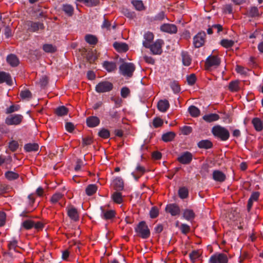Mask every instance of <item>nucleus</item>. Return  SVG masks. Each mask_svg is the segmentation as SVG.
<instances>
[{"instance_id": "1", "label": "nucleus", "mask_w": 263, "mask_h": 263, "mask_svg": "<svg viewBox=\"0 0 263 263\" xmlns=\"http://www.w3.org/2000/svg\"><path fill=\"white\" fill-rule=\"evenodd\" d=\"M212 133L215 137L224 141H227L230 137V133L228 130L220 125L213 127Z\"/></svg>"}, {"instance_id": "4", "label": "nucleus", "mask_w": 263, "mask_h": 263, "mask_svg": "<svg viewBox=\"0 0 263 263\" xmlns=\"http://www.w3.org/2000/svg\"><path fill=\"white\" fill-rule=\"evenodd\" d=\"M23 116L20 114L9 115L5 119V123L8 125H18L23 121Z\"/></svg>"}, {"instance_id": "17", "label": "nucleus", "mask_w": 263, "mask_h": 263, "mask_svg": "<svg viewBox=\"0 0 263 263\" xmlns=\"http://www.w3.org/2000/svg\"><path fill=\"white\" fill-rule=\"evenodd\" d=\"M67 214L71 219L74 221L79 220V214L77 210L73 206H71L67 209Z\"/></svg>"}, {"instance_id": "27", "label": "nucleus", "mask_w": 263, "mask_h": 263, "mask_svg": "<svg viewBox=\"0 0 263 263\" xmlns=\"http://www.w3.org/2000/svg\"><path fill=\"white\" fill-rule=\"evenodd\" d=\"M219 119V116L216 114H210L204 115L203 117V119L207 122H212L218 120Z\"/></svg>"}, {"instance_id": "45", "label": "nucleus", "mask_w": 263, "mask_h": 263, "mask_svg": "<svg viewBox=\"0 0 263 263\" xmlns=\"http://www.w3.org/2000/svg\"><path fill=\"white\" fill-rule=\"evenodd\" d=\"M178 194L181 198L184 199L188 196V190L185 187H181L178 191Z\"/></svg>"}, {"instance_id": "60", "label": "nucleus", "mask_w": 263, "mask_h": 263, "mask_svg": "<svg viewBox=\"0 0 263 263\" xmlns=\"http://www.w3.org/2000/svg\"><path fill=\"white\" fill-rule=\"evenodd\" d=\"M163 121L160 118H155L153 120V125L155 127H158L162 125Z\"/></svg>"}, {"instance_id": "8", "label": "nucleus", "mask_w": 263, "mask_h": 263, "mask_svg": "<svg viewBox=\"0 0 263 263\" xmlns=\"http://www.w3.org/2000/svg\"><path fill=\"white\" fill-rule=\"evenodd\" d=\"M220 59L216 55L209 56L205 62V67L209 69L211 67H217L220 65Z\"/></svg>"}, {"instance_id": "24", "label": "nucleus", "mask_w": 263, "mask_h": 263, "mask_svg": "<svg viewBox=\"0 0 263 263\" xmlns=\"http://www.w3.org/2000/svg\"><path fill=\"white\" fill-rule=\"evenodd\" d=\"M113 46L119 52H126L128 49L127 45L124 43L115 42Z\"/></svg>"}, {"instance_id": "23", "label": "nucleus", "mask_w": 263, "mask_h": 263, "mask_svg": "<svg viewBox=\"0 0 263 263\" xmlns=\"http://www.w3.org/2000/svg\"><path fill=\"white\" fill-rule=\"evenodd\" d=\"M6 82L8 85H11L12 80L9 74L5 72H0V83Z\"/></svg>"}, {"instance_id": "40", "label": "nucleus", "mask_w": 263, "mask_h": 263, "mask_svg": "<svg viewBox=\"0 0 263 263\" xmlns=\"http://www.w3.org/2000/svg\"><path fill=\"white\" fill-rule=\"evenodd\" d=\"M220 44L223 47L228 48L232 47L234 44V42L231 40L223 39L220 41Z\"/></svg>"}, {"instance_id": "12", "label": "nucleus", "mask_w": 263, "mask_h": 263, "mask_svg": "<svg viewBox=\"0 0 263 263\" xmlns=\"http://www.w3.org/2000/svg\"><path fill=\"white\" fill-rule=\"evenodd\" d=\"M165 211L170 213L172 216H176L179 214L180 208L175 204H170L166 205Z\"/></svg>"}, {"instance_id": "16", "label": "nucleus", "mask_w": 263, "mask_h": 263, "mask_svg": "<svg viewBox=\"0 0 263 263\" xmlns=\"http://www.w3.org/2000/svg\"><path fill=\"white\" fill-rule=\"evenodd\" d=\"M100 119L96 116H90L86 119L87 125L89 127L97 126L100 123Z\"/></svg>"}, {"instance_id": "21", "label": "nucleus", "mask_w": 263, "mask_h": 263, "mask_svg": "<svg viewBox=\"0 0 263 263\" xmlns=\"http://www.w3.org/2000/svg\"><path fill=\"white\" fill-rule=\"evenodd\" d=\"M259 193L258 192H254L252 193L248 202L247 209L248 211H250L253 202L257 201L259 198Z\"/></svg>"}, {"instance_id": "61", "label": "nucleus", "mask_w": 263, "mask_h": 263, "mask_svg": "<svg viewBox=\"0 0 263 263\" xmlns=\"http://www.w3.org/2000/svg\"><path fill=\"white\" fill-rule=\"evenodd\" d=\"M92 139L90 137H86L83 138L82 144L83 146L88 145L91 144Z\"/></svg>"}, {"instance_id": "37", "label": "nucleus", "mask_w": 263, "mask_h": 263, "mask_svg": "<svg viewBox=\"0 0 263 263\" xmlns=\"http://www.w3.org/2000/svg\"><path fill=\"white\" fill-rule=\"evenodd\" d=\"M188 110L191 115L193 117H197L200 115V110L194 105L190 106Z\"/></svg>"}, {"instance_id": "33", "label": "nucleus", "mask_w": 263, "mask_h": 263, "mask_svg": "<svg viewBox=\"0 0 263 263\" xmlns=\"http://www.w3.org/2000/svg\"><path fill=\"white\" fill-rule=\"evenodd\" d=\"M5 177L9 181L17 179L19 177L18 174L12 171H7L5 173Z\"/></svg>"}, {"instance_id": "15", "label": "nucleus", "mask_w": 263, "mask_h": 263, "mask_svg": "<svg viewBox=\"0 0 263 263\" xmlns=\"http://www.w3.org/2000/svg\"><path fill=\"white\" fill-rule=\"evenodd\" d=\"M112 185L114 189L117 191H122L124 188L123 181L119 177H116L112 180Z\"/></svg>"}, {"instance_id": "32", "label": "nucleus", "mask_w": 263, "mask_h": 263, "mask_svg": "<svg viewBox=\"0 0 263 263\" xmlns=\"http://www.w3.org/2000/svg\"><path fill=\"white\" fill-rule=\"evenodd\" d=\"M175 133L173 132H167L164 134L162 136V139L164 142H169L172 141L175 137Z\"/></svg>"}, {"instance_id": "47", "label": "nucleus", "mask_w": 263, "mask_h": 263, "mask_svg": "<svg viewBox=\"0 0 263 263\" xmlns=\"http://www.w3.org/2000/svg\"><path fill=\"white\" fill-rule=\"evenodd\" d=\"M248 15L251 17H255L259 15L258 8L256 7H252L248 11Z\"/></svg>"}, {"instance_id": "42", "label": "nucleus", "mask_w": 263, "mask_h": 263, "mask_svg": "<svg viewBox=\"0 0 263 263\" xmlns=\"http://www.w3.org/2000/svg\"><path fill=\"white\" fill-rule=\"evenodd\" d=\"M63 10L69 16H71L73 14V8L70 5H64L63 6Z\"/></svg>"}, {"instance_id": "3", "label": "nucleus", "mask_w": 263, "mask_h": 263, "mask_svg": "<svg viewBox=\"0 0 263 263\" xmlns=\"http://www.w3.org/2000/svg\"><path fill=\"white\" fill-rule=\"evenodd\" d=\"M137 235L143 239L147 238L150 235V231L144 221H141L135 228Z\"/></svg>"}, {"instance_id": "38", "label": "nucleus", "mask_w": 263, "mask_h": 263, "mask_svg": "<svg viewBox=\"0 0 263 263\" xmlns=\"http://www.w3.org/2000/svg\"><path fill=\"white\" fill-rule=\"evenodd\" d=\"M114 201L117 203L120 204L123 201L122 196L120 192H115L111 196Z\"/></svg>"}, {"instance_id": "49", "label": "nucleus", "mask_w": 263, "mask_h": 263, "mask_svg": "<svg viewBox=\"0 0 263 263\" xmlns=\"http://www.w3.org/2000/svg\"><path fill=\"white\" fill-rule=\"evenodd\" d=\"M22 226L26 229H30L33 227L34 222L30 220H27L22 223Z\"/></svg>"}, {"instance_id": "35", "label": "nucleus", "mask_w": 263, "mask_h": 263, "mask_svg": "<svg viewBox=\"0 0 263 263\" xmlns=\"http://www.w3.org/2000/svg\"><path fill=\"white\" fill-rule=\"evenodd\" d=\"M103 66L108 71L111 72L115 69L116 65L113 62L105 61L103 63Z\"/></svg>"}, {"instance_id": "11", "label": "nucleus", "mask_w": 263, "mask_h": 263, "mask_svg": "<svg viewBox=\"0 0 263 263\" xmlns=\"http://www.w3.org/2000/svg\"><path fill=\"white\" fill-rule=\"evenodd\" d=\"M193 159L192 154L189 152H186L182 153L178 158V160L183 164H189Z\"/></svg>"}, {"instance_id": "6", "label": "nucleus", "mask_w": 263, "mask_h": 263, "mask_svg": "<svg viewBox=\"0 0 263 263\" xmlns=\"http://www.w3.org/2000/svg\"><path fill=\"white\" fill-rule=\"evenodd\" d=\"M209 263H228V258L223 253H215L212 255L209 260Z\"/></svg>"}, {"instance_id": "30", "label": "nucleus", "mask_w": 263, "mask_h": 263, "mask_svg": "<svg viewBox=\"0 0 263 263\" xmlns=\"http://www.w3.org/2000/svg\"><path fill=\"white\" fill-rule=\"evenodd\" d=\"M183 217L187 220H191L195 217V214L193 210L186 209L183 211Z\"/></svg>"}, {"instance_id": "64", "label": "nucleus", "mask_w": 263, "mask_h": 263, "mask_svg": "<svg viewBox=\"0 0 263 263\" xmlns=\"http://www.w3.org/2000/svg\"><path fill=\"white\" fill-rule=\"evenodd\" d=\"M6 214L3 212H0V227L3 226L5 223Z\"/></svg>"}, {"instance_id": "48", "label": "nucleus", "mask_w": 263, "mask_h": 263, "mask_svg": "<svg viewBox=\"0 0 263 263\" xmlns=\"http://www.w3.org/2000/svg\"><path fill=\"white\" fill-rule=\"evenodd\" d=\"M63 195L60 193L54 194L51 198V201L53 203L58 202L63 197Z\"/></svg>"}, {"instance_id": "22", "label": "nucleus", "mask_w": 263, "mask_h": 263, "mask_svg": "<svg viewBox=\"0 0 263 263\" xmlns=\"http://www.w3.org/2000/svg\"><path fill=\"white\" fill-rule=\"evenodd\" d=\"M7 61L12 67L17 66L19 63L18 59L13 54H10L7 56Z\"/></svg>"}, {"instance_id": "13", "label": "nucleus", "mask_w": 263, "mask_h": 263, "mask_svg": "<svg viewBox=\"0 0 263 263\" xmlns=\"http://www.w3.org/2000/svg\"><path fill=\"white\" fill-rule=\"evenodd\" d=\"M161 30L167 33H175L177 31V28L174 24H165L161 26Z\"/></svg>"}, {"instance_id": "63", "label": "nucleus", "mask_w": 263, "mask_h": 263, "mask_svg": "<svg viewBox=\"0 0 263 263\" xmlns=\"http://www.w3.org/2000/svg\"><path fill=\"white\" fill-rule=\"evenodd\" d=\"M232 6L230 4L226 5L223 7V12L225 13L231 14L232 13Z\"/></svg>"}, {"instance_id": "34", "label": "nucleus", "mask_w": 263, "mask_h": 263, "mask_svg": "<svg viewBox=\"0 0 263 263\" xmlns=\"http://www.w3.org/2000/svg\"><path fill=\"white\" fill-rule=\"evenodd\" d=\"M68 109L64 106H59L55 110V113L58 116H63L67 114Z\"/></svg>"}, {"instance_id": "19", "label": "nucleus", "mask_w": 263, "mask_h": 263, "mask_svg": "<svg viewBox=\"0 0 263 263\" xmlns=\"http://www.w3.org/2000/svg\"><path fill=\"white\" fill-rule=\"evenodd\" d=\"M170 107V104L166 100H161L157 104V107L159 111L164 112Z\"/></svg>"}, {"instance_id": "50", "label": "nucleus", "mask_w": 263, "mask_h": 263, "mask_svg": "<svg viewBox=\"0 0 263 263\" xmlns=\"http://www.w3.org/2000/svg\"><path fill=\"white\" fill-rule=\"evenodd\" d=\"M12 161L11 157L10 156L5 157L3 155H0V166L3 163L9 164Z\"/></svg>"}, {"instance_id": "54", "label": "nucleus", "mask_w": 263, "mask_h": 263, "mask_svg": "<svg viewBox=\"0 0 263 263\" xmlns=\"http://www.w3.org/2000/svg\"><path fill=\"white\" fill-rule=\"evenodd\" d=\"M158 209L155 206L153 207L149 212V215L152 218H155L158 216Z\"/></svg>"}, {"instance_id": "18", "label": "nucleus", "mask_w": 263, "mask_h": 263, "mask_svg": "<svg viewBox=\"0 0 263 263\" xmlns=\"http://www.w3.org/2000/svg\"><path fill=\"white\" fill-rule=\"evenodd\" d=\"M226 177L224 173L219 170H215L213 172V179L216 181L223 182Z\"/></svg>"}, {"instance_id": "57", "label": "nucleus", "mask_w": 263, "mask_h": 263, "mask_svg": "<svg viewBox=\"0 0 263 263\" xmlns=\"http://www.w3.org/2000/svg\"><path fill=\"white\" fill-rule=\"evenodd\" d=\"M129 93L130 90L126 87H123L121 90V95L124 98H126Z\"/></svg>"}, {"instance_id": "14", "label": "nucleus", "mask_w": 263, "mask_h": 263, "mask_svg": "<svg viewBox=\"0 0 263 263\" xmlns=\"http://www.w3.org/2000/svg\"><path fill=\"white\" fill-rule=\"evenodd\" d=\"M144 39L143 45L146 48H149L150 45L154 40V34L151 32H147L144 34Z\"/></svg>"}, {"instance_id": "46", "label": "nucleus", "mask_w": 263, "mask_h": 263, "mask_svg": "<svg viewBox=\"0 0 263 263\" xmlns=\"http://www.w3.org/2000/svg\"><path fill=\"white\" fill-rule=\"evenodd\" d=\"M98 135L102 138L106 139L109 137L110 133L108 129L102 128L98 133Z\"/></svg>"}, {"instance_id": "41", "label": "nucleus", "mask_w": 263, "mask_h": 263, "mask_svg": "<svg viewBox=\"0 0 263 263\" xmlns=\"http://www.w3.org/2000/svg\"><path fill=\"white\" fill-rule=\"evenodd\" d=\"M85 41L89 44L95 45L97 43V39L93 35L87 34L85 36Z\"/></svg>"}, {"instance_id": "2", "label": "nucleus", "mask_w": 263, "mask_h": 263, "mask_svg": "<svg viewBox=\"0 0 263 263\" xmlns=\"http://www.w3.org/2000/svg\"><path fill=\"white\" fill-rule=\"evenodd\" d=\"M135 69L136 67L132 63L124 62L119 67L120 73L127 78H131Z\"/></svg>"}, {"instance_id": "10", "label": "nucleus", "mask_w": 263, "mask_h": 263, "mask_svg": "<svg viewBox=\"0 0 263 263\" xmlns=\"http://www.w3.org/2000/svg\"><path fill=\"white\" fill-rule=\"evenodd\" d=\"M28 30L31 32H36L40 29L43 30L44 28L43 23L40 22H34L29 21L27 23Z\"/></svg>"}, {"instance_id": "51", "label": "nucleus", "mask_w": 263, "mask_h": 263, "mask_svg": "<svg viewBox=\"0 0 263 263\" xmlns=\"http://www.w3.org/2000/svg\"><path fill=\"white\" fill-rule=\"evenodd\" d=\"M77 2L83 3L87 4L88 6H96L98 3V0H76Z\"/></svg>"}, {"instance_id": "58", "label": "nucleus", "mask_w": 263, "mask_h": 263, "mask_svg": "<svg viewBox=\"0 0 263 263\" xmlns=\"http://www.w3.org/2000/svg\"><path fill=\"white\" fill-rule=\"evenodd\" d=\"M181 130L183 135H187L192 132V128L190 126H184L181 128Z\"/></svg>"}, {"instance_id": "62", "label": "nucleus", "mask_w": 263, "mask_h": 263, "mask_svg": "<svg viewBox=\"0 0 263 263\" xmlns=\"http://www.w3.org/2000/svg\"><path fill=\"white\" fill-rule=\"evenodd\" d=\"M171 87L175 93L179 92L180 90L179 86L176 82L172 83L171 84Z\"/></svg>"}, {"instance_id": "20", "label": "nucleus", "mask_w": 263, "mask_h": 263, "mask_svg": "<svg viewBox=\"0 0 263 263\" xmlns=\"http://www.w3.org/2000/svg\"><path fill=\"white\" fill-rule=\"evenodd\" d=\"M8 247L9 249L8 254L10 255H13V251L17 252L16 250V248L18 247L17 240L14 238L12 239V240L9 242Z\"/></svg>"}, {"instance_id": "31", "label": "nucleus", "mask_w": 263, "mask_h": 263, "mask_svg": "<svg viewBox=\"0 0 263 263\" xmlns=\"http://www.w3.org/2000/svg\"><path fill=\"white\" fill-rule=\"evenodd\" d=\"M102 210V216L105 219H109L113 218L115 215V211L113 210H109L105 212L102 207H101Z\"/></svg>"}, {"instance_id": "53", "label": "nucleus", "mask_w": 263, "mask_h": 263, "mask_svg": "<svg viewBox=\"0 0 263 263\" xmlns=\"http://www.w3.org/2000/svg\"><path fill=\"white\" fill-rule=\"evenodd\" d=\"M187 82L190 85H193L195 84L196 81V77L195 74H191L187 77Z\"/></svg>"}, {"instance_id": "39", "label": "nucleus", "mask_w": 263, "mask_h": 263, "mask_svg": "<svg viewBox=\"0 0 263 263\" xmlns=\"http://www.w3.org/2000/svg\"><path fill=\"white\" fill-rule=\"evenodd\" d=\"M97 187L95 184H89L85 190L86 193L88 196H91L96 192Z\"/></svg>"}, {"instance_id": "26", "label": "nucleus", "mask_w": 263, "mask_h": 263, "mask_svg": "<svg viewBox=\"0 0 263 263\" xmlns=\"http://www.w3.org/2000/svg\"><path fill=\"white\" fill-rule=\"evenodd\" d=\"M181 57L182 63L184 66H188L191 64L192 59L187 52L182 51L181 52Z\"/></svg>"}, {"instance_id": "43", "label": "nucleus", "mask_w": 263, "mask_h": 263, "mask_svg": "<svg viewBox=\"0 0 263 263\" xmlns=\"http://www.w3.org/2000/svg\"><path fill=\"white\" fill-rule=\"evenodd\" d=\"M43 49L46 52L52 53L56 50L55 47L49 44H44L43 46Z\"/></svg>"}, {"instance_id": "44", "label": "nucleus", "mask_w": 263, "mask_h": 263, "mask_svg": "<svg viewBox=\"0 0 263 263\" xmlns=\"http://www.w3.org/2000/svg\"><path fill=\"white\" fill-rule=\"evenodd\" d=\"M20 96L23 99L29 100L32 98V94L29 90L25 89L20 92Z\"/></svg>"}, {"instance_id": "5", "label": "nucleus", "mask_w": 263, "mask_h": 263, "mask_svg": "<svg viewBox=\"0 0 263 263\" xmlns=\"http://www.w3.org/2000/svg\"><path fill=\"white\" fill-rule=\"evenodd\" d=\"M113 88L112 84L108 81H102L99 83L95 87V90L97 92L104 93L109 92Z\"/></svg>"}, {"instance_id": "28", "label": "nucleus", "mask_w": 263, "mask_h": 263, "mask_svg": "<svg viewBox=\"0 0 263 263\" xmlns=\"http://www.w3.org/2000/svg\"><path fill=\"white\" fill-rule=\"evenodd\" d=\"M198 146L200 148L208 149L212 146V143L209 140H202L198 143Z\"/></svg>"}, {"instance_id": "29", "label": "nucleus", "mask_w": 263, "mask_h": 263, "mask_svg": "<svg viewBox=\"0 0 263 263\" xmlns=\"http://www.w3.org/2000/svg\"><path fill=\"white\" fill-rule=\"evenodd\" d=\"M39 146L36 143H28L25 145L24 149L26 152H36L38 151Z\"/></svg>"}, {"instance_id": "59", "label": "nucleus", "mask_w": 263, "mask_h": 263, "mask_svg": "<svg viewBox=\"0 0 263 263\" xmlns=\"http://www.w3.org/2000/svg\"><path fill=\"white\" fill-rule=\"evenodd\" d=\"M229 88L232 91H236L238 88V82L237 81H232L230 82Z\"/></svg>"}, {"instance_id": "56", "label": "nucleus", "mask_w": 263, "mask_h": 263, "mask_svg": "<svg viewBox=\"0 0 263 263\" xmlns=\"http://www.w3.org/2000/svg\"><path fill=\"white\" fill-rule=\"evenodd\" d=\"M180 229L183 234H186L190 231V227L187 224L183 223L181 224Z\"/></svg>"}, {"instance_id": "52", "label": "nucleus", "mask_w": 263, "mask_h": 263, "mask_svg": "<svg viewBox=\"0 0 263 263\" xmlns=\"http://www.w3.org/2000/svg\"><path fill=\"white\" fill-rule=\"evenodd\" d=\"M20 107L18 105H11L9 107L7 108L6 110V114H9L14 111L18 110Z\"/></svg>"}, {"instance_id": "9", "label": "nucleus", "mask_w": 263, "mask_h": 263, "mask_svg": "<svg viewBox=\"0 0 263 263\" xmlns=\"http://www.w3.org/2000/svg\"><path fill=\"white\" fill-rule=\"evenodd\" d=\"M205 36L204 32H200L194 36L193 43L196 48H199L203 45Z\"/></svg>"}, {"instance_id": "25", "label": "nucleus", "mask_w": 263, "mask_h": 263, "mask_svg": "<svg viewBox=\"0 0 263 263\" xmlns=\"http://www.w3.org/2000/svg\"><path fill=\"white\" fill-rule=\"evenodd\" d=\"M252 123L256 131L259 132L262 129V122L260 119L258 118H253L252 121Z\"/></svg>"}, {"instance_id": "55", "label": "nucleus", "mask_w": 263, "mask_h": 263, "mask_svg": "<svg viewBox=\"0 0 263 263\" xmlns=\"http://www.w3.org/2000/svg\"><path fill=\"white\" fill-rule=\"evenodd\" d=\"M9 147L11 151H15L18 147V142L16 141H12L9 143Z\"/></svg>"}, {"instance_id": "36", "label": "nucleus", "mask_w": 263, "mask_h": 263, "mask_svg": "<svg viewBox=\"0 0 263 263\" xmlns=\"http://www.w3.org/2000/svg\"><path fill=\"white\" fill-rule=\"evenodd\" d=\"M132 3L137 10L142 11L144 10L145 8L142 1L133 0Z\"/></svg>"}, {"instance_id": "7", "label": "nucleus", "mask_w": 263, "mask_h": 263, "mask_svg": "<svg viewBox=\"0 0 263 263\" xmlns=\"http://www.w3.org/2000/svg\"><path fill=\"white\" fill-rule=\"evenodd\" d=\"M164 42L162 40L158 39L153 44H151L148 48L153 54H161L162 52V46Z\"/></svg>"}]
</instances>
